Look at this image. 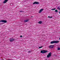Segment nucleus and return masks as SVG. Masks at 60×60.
Wrapping results in <instances>:
<instances>
[{"label": "nucleus", "mask_w": 60, "mask_h": 60, "mask_svg": "<svg viewBox=\"0 0 60 60\" xmlns=\"http://www.w3.org/2000/svg\"><path fill=\"white\" fill-rule=\"evenodd\" d=\"M59 42V41H51L50 43L51 44H54V43H58Z\"/></svg>", "instance_id": "f257e3e1"}, {"label": "nucleus", "mask_w": 60, "mask_h": 60, "mask_svg": "<svg viewBox=\"0 0 60 60\" xmlns=\"http://www.w3.org/2000/svg\"><path fill=\"white\" fill-rule=\"evenodd\" d=\"M48 51L47 50H41V53H42V54H44V53H46L47 52H48Z\"/></svg>", "instance_id": "f03ea898"}, {"label": "nucleus", "mask_w": 60, "mask_h": 60, "mask_svg": "<svg viewBox=\"0 0 60 60\" xmlns=\"http://www.w3.org/2000/svg\"><path fill=\"white\" fill-rule=\"evenodd\" d=\"M52 53L51 52H50L49 53L48 55H47V58H49L51 56V54Z\"/></svg>", "instance_id": "7ed1b4c3"}, {"label": "nucleus", "mask_w": 60, "mask_h": 60, "mask_svg": "<svg viewBox=\"0 0 60 60\" xmlns=\"http://www.w3.org/2000/svg\"><path fill=\"white\" fill-rule=\"evenodd\" d=\"M14 41V39L12 38H11L10 39V41H11V42H12V41Z\"/></svg>", "instance_id": "20e7f679"}, {"label": "nucleus", "mask_w": 60, "mask_h": 60, "mask_svg": "<svg viewBox=\"0 0 60 60\" xmlns=\"http://www.w3.org/2000/svg\"><path fill=\"white\" fill-rule=\"evenodd\" d=\"M1 21L2 22H3L4 23H6L7 22V21L6 20H2Z\"/></svg>", "instance_id": "39448f33"}, {"label": "nucleus", "mask_w": 60, "mask_h": 60, "mask_svg": "<svg viewBox=\"0 0 60 60\" xmlns=\"http://www.w3.org/2000/svg\"><path fill=\"white\" fill-rule=\"evenodd\" d=\"M43 10H44L43 9H41L39 10V13H41V11H42Z\"/></svg>", "instance_id": "423d86ee"}, {"label": "nucleus", "mask_w": 60, "mask_h": 60, "mask_svg": "<svg viewBox=\"0 0 60 60\" xmlns=\"http://www.w3.org/2000/svg\"><path fill=\"white\" fill-rule=\"evenodd\" d=\"M54 47V45H50L49 47L50 48H53V47Z\"/></svg>", "instance_id": "0eeeda50"}, {"label": "nucleus", "mask_w": 60, "mask_h": 60, "mask_svg": "<svg viewBox=\"0 0 60 60\" xmlns=\"http://www.w3.org/2000/svg\"><path fill=\"white\" fill-rule=\"evenodd\" d=\"M39 3L38 2H35L34 3H33V4H39Z\"/></svg>", "instance_id": "6e6552de"}, {"label": "nucleus", "mask_w": 60, "mask_h": 60, "mask_svg": "<svg viewBox=\"0 0 60 60\" xmlns=\"http://www.w3.org/2000/svg\"><path fill=\"white\" fill-rule=\"evenodd\" d=\"M8 1V0H5L3 2V4H5V3H6Z\"/></svg>", "instance_id": "1a4fd4ad"}, {"label": "nucleus", "mask_w": 60, "mask_h": 60, "mask_svg": "<svg viewBox=\"0 0 60 60\" xmlns=\"http://www.w3.org/2000/svg\"><path fill=\"white\" fill-rule=\"evenodd\" d=\"M27 21H29V19H26L24 21V22H27Z\"/></svg>", "instance_id": "9d476101"}, {"label": "nucleus", "mask_w": 60, "mask_h": 60, "mask_svg": "<svg viewBox=\"0 0 60 60\" xmlns=\"http://www.w3.org/2000/svg\"><path fill=\"white\" fill-rule=\"evenodd\" d=\"M38 23H39V24H41V23H42V21H40L39 22H38Z\"/></svg>", "instance_id": "9b49d317"}, {"label": "nucleus", "mask_w": 60, "mask_h": 60, "mask_svg": "<svg viewBox=\"0 0 60 60\" xmlns=\"http://www.w3.org/2000/svg\"><path fill=\"white\" fill-rule=\"evenodd\" d=\"M57 50H60V48L59 47H58Z\"/></svg>", "instance_id": "f8f14e48"}, {"label": "nucleus", "mask_w": 60, "mask_h": 60, "mask_svg": "<svg viewBox=\"0 0 60 60\" xmlns=\"http://www.w3.org/2000/svg\"><path fill=\"white\" fill-rule=\"evenodd\" d=\"M56 8H54L52 9H51V10H56Z\"/></svg>", "instance_id": "ddd939ff"}, {"label": "nucleus", "mask_w": 60, "mask_h": 60, "mask_svg": "<svg viewBox=\"0 0 60 60\" xmlns=\"http://www.w3.org/2000/svg\"><path fill=\"white\" fill-rule=\"evenodd\" d=\"M55 11V12H58V11H57V10L56 9Z\"/></svg>", "instance_id": "4468645a"}, {"label": "nucleus", "mask_w": 60, "mask_h": 60, "mask_svg": "<svg viewBox=\"0 0 60 60\" xmlns=\"http://www.w3.org/2000/svg\"><path fill=\"white\" fill-rule=\"evenodd\" d=\"M42 47H43V46H42L39 47V49H40L41 48H42Z\"/></svg>", "instance_id": "2eb2a0df"}, {"label": "nucleus", "mask_w": 60, "mask_h": 60, "mask_svg": "<svg viewBox=\"0 0 60 60\" xmlns=\"http://www.w3.org/2000/svg\"><path fill=\"white\" fill-rule=\"evenodd\" d=\"M57 56V55H55V54H54L53 55V56Z\"/></svg>", "instance_id": "dca6fc26"}, {"label": "nucleus", "mask_w": 60, "mask_h": 60, "mask_svg": "<svg viewBox=\"0 0 60 60\" xmlns=\"http://www.w3.org/2000/svg\"><path fill=\"white\" fill-rule=\"evenodd\" d=\"M57 9H58V10H60V8H57Z\"/></svg>", "instance_id": "f3484780"}, {"label": "nucleus", "mask_w": 60, "mask_h": 60, "mask_svg": "<svg viewBox=\"0 0 60 60\" xmlns=\"http://www.w3.org/2000/svg\"><path fill=\"white\" fill-rule=\"evenodd\" d=\"M20 11V12H24V11Z\"/></svg>", "instance_id": "a211bd4d"}, {"label": "nucleus", "mask_w": 60, "mask_h": 60, "mask_svg": "<svg viewBox=\"0 0 60 60\" xmlns=\"http://www.w3.org/2000/svg\"><path fill=\"white\" fill-rule=\"evenodd\" d=\"M30 52H31V51H29L28 52V53H30Z\"/></svg>", "instance_id": "6ab92c4d"}, {"label": "nucleus", "mask_w": 60, "mask_h": 60, "mask_svg": "<svg viewBox=\"0 0 60 60\" xmlns=\"http://www.w3.org/2000/svg\"><path fill=\"white\" fill-rule=\"evenodd\" d=\"M22 37V36L21 35L20 36V37Z\"/></svg>", "instance_id": "aec40b11"}, {"label": "nucleus", "mask_w": 60, "mask_h": 60, "mask_svg": "<svg viewBox=\"0 0 60 60\" xmlns=\"http://www.w3.org/2000/svg\"><path fill=\"white\" fill-rule=\"evenodd\" d=\"M48 17L49 18H50V16H48Z\"/></svg>", "instance_id": "412c9836"}, {"label": "nucleus", "mask_w": 60, "mask_h": 60, "mask_svg": "<svg viewBox=\"0 0 60 60\" xmlns=\"http://www.w3.org/2000/svg\"><path fill=\"white\" fill-rule=\"evenodd\" d=\"M52 18V16L50 17V18Z\"/></svg>", "instance_id": "4be33fe9"}, {"label": "nucleus", "mask_w": 60, "mask_h": 60, "mask_svg": "<svg viewBox=\"0 0 60 60\" xmlns=\"http://www.w3.org/2000/svg\"><path fill=\"white\" fill-rule=\"evenodd\" d=\"M8 60H12L8 59Z\"/></svg>", "instance_id": "5701e85b"}, {"label": "nucleus", "mask_w": 60, "mask_h": 60, "mask_svg": "<svg viewBox=\"0 0 60 60\" xmlns=\"http://www.w3.org/2000/svg\"><path fill=\"white\" fill-rule=\"evenodd\" d=\"M60 7H59L57 8H60Z\"/></svg>", "instance_id": "b1692460"}, {"label": "nucleus", "mask_w": 60, "mask_h": 60, "mask_svg": "<svg viewBox=\"0 0 60 60\" xmlns=\"http://www.w3.org/2000/svg\"><path fill=\"white\" fill-rule=\"evenodd\" d=\"M2 21V20H1L0 21V22H2V21Z\"/></svg>", "instance_id": "393cba45"}, {"label": "nucleus", "mask_w": 60, "mask_h": 60, "mask_svg": "<svg viewBox=\"0 0 60 60\" xmlns=\"http://www.w3.org/2000/svg\"><path fill=\"white\" fill-rule=\"evenodd\" d=\"M59 14H60V12H59Z\"/></svg>", "instance_id": "a878e982"}, {"label": "nucleus", "mask_w": 60, "mask_h": 60, "mask_svg": "<svg viewBox=\"0 0 60 60\" xmlns=\"http://www.w3.org/2000/svg\"><path fill=\"white\" fill-rule=\"evenodd\" d=\"M31 17H33V16H31Z\"/></svg>", "instance_id": "bb28decb"}, {"label": "nucleus", "mask_w": 60, "mask_h": 60, "mask_svg": "<svg viewBox=\"0 0 60 60\" xmlns=\"http://www.w3.org/2000/svg\"><path fill=\"white\" fill-rule=\"evenodd\" d=\"M0 1H1V0H0Z\"/></svg>", "instance_id": "cd10ccee"}]
</instances>
